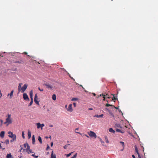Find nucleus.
<instances>
[{
	"instance_id": "nucleus-1",
	"label": "nucleus",
	"mask_w": 158,
	"mask_h": 158,
	"mask_svg": "<svg viewBox=\"0 0 158 158\" xmlns=\"http://www.w3.org/2000/svg\"><path fill=\"white\" fill-rule=\"evenodd\" d=\"M10 143L13 142L16 140V136L15 134H14L13 132L10 131Z\"/></svg>"
},
{
	"instance_id": "nucleus-2",
	"label": "nucleus",
	"mask_w": 158,
	"mask_h": 158,
	"mask_svg": "<svg viewBox=\"0 0 158 158\" xmlns=\"http://www.w3.org/2000/svg\"><path fill=\"white\" fill-rule=\"evenodd\" d=\"M88 133L89 136L91 138L94 137V139L97 138V135L94 132L92 131H90L89 132H88Z\"/></svg>"
},
{
	"instance_id": "nucleus-3",
	"label": "nucleus",
	"mask_w": 158,
	"mask_h": 158,
	"mask_svg": "<svg viewBox=\"0 0 158 158\" xmlns=\"http://www.w3.org/2000/svg\"><path fill=\"white\" fill-rule=\"evenodd\" d=\"M28 85L27 84H25L23 86L21 87L20 89V91H21V92L22 93H23L24 92L25 90L26 89Z\"/></svg>"
},
{
	"instance_id": "nucleus-4",
	"label": "nucleus",
	"mask_w": 158,
	"mask_h": 158,
	"mask_svg": "<svg viewBox=\"0 0 158 158\" xmlns=\"http://www.w3.org/2000/svg\"><path fill=\"white\" fill-rule=\"evenodd\" d=\"M23 98L24 100L29 101H30V99L26 93H24L23 94Z\"/></svg>"
},
{
	"instance_id": "nucleus-5",
	"label": "nucleus",
	"mask_w": 158,
	"mask_h": 158,
	"mask_svg": "<svg viewBox=\"0 0 158 158\" xmlns=\"http://www.w3.org/2000/svg\"><path fill=\"white\" fill-rule=\"evenodd\" d=\"M18 52H10V56H12L13 58H17L18 56Z\"/></svg>"
},
{
	"instance_id": "nucleus-6",
	"label": "nucleus",
	"mask_w": 158,
	"mask_h": 158,
	"mask_svg": "<svg viewBox=\"0 0 158 158\" xmlns=\"http://www.w3.org/2000/svg\"><path fill=\"white\" fill-rule=\"evenodd\" d=\"M36 126L38 129L40 128L42 129L43 127L44 126V123L41 124L40 123H36Z\"/></svg>"
},
{
	"instance_id": "nucleus-7",
	"label": "nucleus",
	"mask_w": 158,
	"mask_h": 158,
	"mask_svg": "<svg viewBox=\"0 0 158 158\" xmlns=\"http://www.w3.org/2000/svg\"><path fill=\"white\" fill-rule=\"evenodd\" d=\"M8 123L7 126H8L10 123V114H8V117L6 119V121L4 123V124Z\"/></svg>"
},
{
	"instance_id": "nucleus-8",
	"label": "nucleus",
	"mask_w": 158,
	"mask_h": 158,
	"mask_svg": "<svg viewBox=\"0 0 158 158\" xmlns=\"http://www.w3.org/2000/svg\"><path fill=\"white\" fill-rule=\"evenodd\" d=\"M72 104H69V106L68 107V109H67V110L70 112H72L73 110L72 108Z\"/></svg>"
},
{
	"instance_id": "nucleus-9",
	"label": "nucleus",
	"mask_w": 158,
	"mask_h": 158,
	"mask_svg": "<svg viewBox=\"0 0 158 158\" xmlns=\"http://www.w3.org/2000/svg\"><path fill=\"white\" fill-rule=\"evenodd\" d=\"M135 152L137 153L138 155V157L139 158H141V157L140 156V155L139 153L138 152V148H137V147L136 145H135Z\"/></svg>"
},
{
	"instance_id": "nucleus-10",
	"label": "nucleus",
	"mask_w": 158,
	"mask_h": 158,
	"mask_svg": "<svg viewBox=\"0 0 158 158\" xmlns=\"http://www.w3.org/2000/svg\"><path fill=\"white\" fill-rule=\"evenodd\" d=\"M14 63H19L21 64H24V62L22 60H19L13 61Z\"/></svg>"
},
{
	"instance_id": "nucleus-11",
	"label": "nucleus",
	"mask_w": 158,
	"mask_h": 158,
	"mask_svg": "<svg viewBox=\"0 0 158 158\" xmlns=\"http://www.w3.org/2000/svg\"><path fill=\"white\" fill-rule=\"evenodd\" d=\"M44 85L46 86V88L48 89L50 88L52 89H53V87L51 85H50L49 84H47V83L44 84Z\"/></svg>"
},
{
	"instance_id": "nucleus-12",
	"label": "nucleus",
	"mask_w": 158,
	"mask_h": 158,
	"mask_svg": "<svg viewBox=\"0 0 158 158\" xmlns=\"http://www.w3.org/2000/svg\"><path fill=\"white\" fill-rule=\"evenodd\" d=\"M112 95L113 96V97L112 98L113 100L114 101V102H115V101L116 100H118L117 96V95L116 97H115V94H112Z\"/></svg>"
},
{
	"instance_id": "nucleus-13",
	"label": "nucleus",
	"mask_w": 158,
	"mask_h": 158,
	"mask_svg": "<svg viewBox=\"0 0 158 158\" xmlns=\"http://www.w3.org/2000/svg\"><path fill=\"white\" fill-rule=\"evenodd\" d=\"M103 115H104L103 114H102L100 115L95 114L94 116V117H97V118H102L103 116Z\"/></svg>"
},
{
	"instance_id": "nucleus-14",
	"label": "nucleus",
	"mask_w": 158,
	"mask_h": 158,
	"mask_svg": "<svg viewBox=\"0 0 158 158\" xmlns=\"http://www.w3.org/2000/svg\"><path fill=\"white\" fill-rule=\"evenodd\" d=\"M51 158H56V156L53 154V151L52 150L51 152Z\"/></svg>"
},
{
	"instance_id": "nucleus-15",
	"label": "nucleus",
	"mask_w": 158,
	"mask_h": 158,
	"mask_svg": "<svg viewBox=\"0 0 158 158\" xmlns=\"http://www.w3.org/2000/svg\"><path fill=\"white\" fill-rule=\"evenodd\" d=\"M32 143L33 144H35V135H32Z\"/></svg>"
},
{
	"instance_id": "nucleus-16",
	"label": "nucleus",
	"mask_w": 158,
	"mask_h": 158,
	"mask_svg": "<svg viewBox=\"0 0 158 158\" xmlns=\"http://www.w3.org/2000/svg\"><path fill=\"white\" fill-rule=\"evenodd\" d=\"M29 94L30 95L31 99L33 100L32 90H31V91H30V92H29Z\"/></svg>"
},
{
	"instance_id": "nucleus-17",
	"label": "nucleus",
	"mask_w": 158,
	"mask_h": 158,
	"mask_svg": "<svg viewBox=\"0 0 158 158\" xmlns=\"http://www.w3.org/2000/svg\"><path fill=\"white\" fill-rule=\"evenodd\" d=\"M5 131H2L0 133V136L2 138H3L4 136Z\"/></svg>"
},
{
	"instance_id": "nucleus-18",
	"label": "nucleus",
	"mask_w": 158,
	"mask_h": 158,
	"mask_svg": "<svg viewBox=\"0 0 158 158\" xmlns=\"http://www.w3.org/2000/svg\"><path fill=\"white\" fill-rule=\"evenodd\" d=\"M107 110H108V113L110 114L111 116H112L113 117H114V114H113V113H112V112L111 111V110L108 109H107Z\"/></svg>"
},
{
	"instance_id": "nucleus-19",
	"label": "nucleus",
	"mask_w": 158,
	"mask_h": 158,
	"mask_svg": "<svg viewBox=\"0 0 158 158\" xmlns=\"http://www.w3.org/2000/svg\"><path fill=\"white\" fill-rule=\"evenodd\" d=\"M28 139H30L31 138V132L29 130L28 131Z\"/></svg>"
},
{
	"instance_id": "nucleus-20",
	"label": "nucleus",
	"mask_w": 158,
	"mask_h": 158,
	"mask_svg": "<svg viewBox=\"0 0 158 158\" xmlns=\"http://www.w3.org/2000/svg\"><path fill=\"white\" fill-rule=\"evenodd\" d=\"M27 148L26 149V150L27 153L28 154H29V152H28V150L30 149V146L29 145V144H28V143H27Z\"/></svg>"
},
{
	"instance_id": "nucleus-21",
	"label": "nucleus",
	"mask_w": 158,
	"mask_h": 158,
	"mask_svg": "<svg viewBox=\"0 0 158 158\" xmlns=\"http://www.w3.org/2000/svg\"><path fill=\"white\" fill-rule=\"evenodd\" d=\"M109 131L111 133H114L115 132V131L112 128H110L109 129Z\"/></svg>"
},
{
	"instance_id": "nucleus-22",
	"label": "nucleus",
	"mask_w": 158,
	"mask_h": 158,
	"mask_svg": "<svg viewBox=\"0 0 158 158\" xmlns=\"http://www.w3.org/2000/svg\"><path fill=\"white\" fill-rule=\"evenodd\" d=\"M38 140L40 144L42 143V141L41 137L40 136H39L38 138Z\"/></svg>"
},
{
	"instance_id": "nucleus-23",
	"label": "nucleus",
	"mask_w": 158,
	"mask_h": 158,
	"mask_svg": "<svg viewBox=\"0 0 158 158\" xmlns=\"http://www.w3.org/2000/svg\"><path fill=\"white\" fill-rule=\"evenodd\" d=\"M52 99L54 101H55L56 99V95L55 94H54L52 95Z\"/></svg>"
},
{
	"instance_id": "nucleus-24",
	"label": "nucleus",
	"mask_w": 158,
	"mask_h": 158,
	"mask_svg": "<svg viewBox=\"0 0 158 158\" xmlns=\"http://www.w3.org/2000/svg\"><path fill=\"white\" fill-rule=\"evenodd\" d=\"M116 131L117 132H119L121 133H123L124 132V131H122L121 130L118 128L116 129Z\"/></svg>"
},
{
	"instance_id": "nucleus-25",
	"label": "nucleus",
	"mask_w": 158,
	"mask_h": 158,
	"mask_svg": "<svg viewBox=\"0 0 158 158\" xmlns=\"http://www.w3.org/2000/svg\"><path fill=\"white\" fill-rule=\"evenodd\" d=\"M78 100V98H72L71 100L73 102L77 101Z\"/></svg>"
},
{
	"instance_id": "nucleus-26",
	"label": "nucleus",
	"mask_w": 158,
	"mask_h": 158,
	"mask_svg": "<svg viewBox=\"0 0 158 158\" xmlns=\"http://www.w3.org/2000/svg\"><path fill=\"white\" fill-rule=\"evenodd\" d=\"M73 152H71L68 154H65V155L67 157H68L69 156H70L72 154V153H73Z\"/></svg>"
},
{
	"instance_id": "nucleus-27",
	"label": "nucleus",
	"mask_w": 158,
	"mask_h": 158,
	"mask_svg": "<svg viewBox=\"0 0 158 158\" xmlns=\"http://www.w3.org/2000/svg\"><path fill=\"white\" fill-rule=\"evenodd\" d=\"M69 76L71 78V79L73 80V81H75V83L76 85H79V84L78 83H77L75 81V79H74L72 77H71L70 75H69Z\"/></svg>"
},
{
	"instance_id": "nucleus-28",
	"label": "nucleus",
	"mask_w": 158,
	"mask_h": 158,
	"mask_svg": "<svg viewBox=\"0 0 158 158\" xmlns=\"http://www.w3.org/2000/svg\"><path fill=\"white\" fill-rule=\"evenodd\" d=\"M22 84V83H20L19 84L18 86V91L19 92H20V89L21 88V85Z\"/></svg>"
},
{
	"instance_id": "nucleus-29",
	"label": "nucleus",
	"mask_w": 158,
	"mask_h": 158,
	"mask_svg": "<svg viewBox=\"0 0 158 158\" xmlns=\"http://www.w3.org/2000/svg\"><path fill=\"white\" fill-rule=\"evenodd\" d=\"M34 101L37 105H39V102H40V101H38V99H36L34 100Z\"/></svg>"
},
{
	"instance_id": "nucleus-30",
	"label": "nucleus",
	"mask_w": 158,
	"mask_h": 158,
	"mask_svg": "<svg viewBox=\"0 0 158 158\" xmlns=\"http://www.w3.org/2000/svg\"><path fill=\"white\" fill-rule=\"evenodd\" d=\"M115 126L117 127H119V128H121V125L119 123H116L115 124Z\"/></svg>"
},
{
	"instance_id": "nucleus-31",
	"label": "nucleus",
	"mask_w": 158,
	"mask_h": 158,
	"mask_svg": "<svg viewBox=\"0 0 158 158\" xmlns=\"http://www.w3.org/2000/svg\"><path fill=\"white\" fill-rule=\"evenodd\" d=\"M33 103V100L31 99V101H30V103H29V104H28V107H29V106H31L32 105Z\"/></svg>"
},
{
	"instance_id": "nucleus-32",
	"label": "nucleus",
	"mask_w": 158,
	"mask_h": 158,
	"mask_svg": "<svg viewBox=\"0 0 158 158\" xmlns=\"http://www.w3.org/2000/svg\"><path fill=\"white\" fill-rule=\"evenodd\" d=\"M119 143L122 144L123 148H124L125 147L124 143L123 141H120Z\"/></svg>"
},
{
	"instance_id": "nucleus-33",
	"label": "nucleus",
	"mask_w": 158,
	"mask_h": 158,
	"mask_svg": "<svg viewBox=\"0 0 158 158\" xmlns=\"http://www.w3.org/2000/svg\"><path fill=\"white\" fill-rule=\"evenodd\" d=\"M105 140L106 143H108L109 142L107 137L106 136L105 137Z\"/></svg>"
},
{
	"instance_id": "nucleus-34",
	"label": "nucleus",
	"mask_w": 158,
	"mask_h": 158,
	"mask_svg": "<svg viewBox=\"0 0 158 158\" xmlns=\"http://www.w3.org/2000/svg\"><path fill=\"white\" fill-rule=\"evenodd\" d=\"M31 156H32L33 157H34L35 158H37L39 156H36L35 155V153H34L33 154H32L31 155Z\"/></svg>"
},
{
	"instance_id": "nucleus-35",
	"label": "nucleus",
	"mask_w": 158,
	"mask_h": 158,
	"mask_svg": "<svg viewBox=\"0 0 158 158\" xmlns=\"http://www.w3.org/2000/svg\"><path fill=\"white\" fill-rule=\"evenodd\" d=\"M38 99V98L37 94L36 93L35 94L34 100H36Z\"/></svg>"
},
{
	"instance_id": "nucleus-36",
	"label": "nucleus",
	"mask_w": 158,
	"mask_h": 158,
	"mask_svg": "<svg viewBox=\"0 0 158 158\" xmlns=\"http://www.w3.org/2000/svg\"><path fill=\"white\" fill-rule=\"evenodd\" d=\"M9 140L8 139H7L4 142V143L6 144H8L9 143Z\"/></svg>"
},
{
	"instance_id": "nucleus-37",
	"label": "nucleus",
	"mask_w": 158,
	"mask_h": 158,
	"mask_svg": "<svg viewBox=\"0 0 158 158\" xmlns=\"http://www.w3.org/2000/svg\"><path fill=\"white\" fill-rule=\"evenodd\" d=\"M79 130L78 128H77L75 129V132L76 133H78L79 134H80V135H81V133L79 132H77L76 131H78Z\"/></svg>"
},
{
	"instance_id": "nucleus-38",
	"label": "nucleus",
	"mask_w": 158,
	"mask_h": 158,
	"mask_svg": "<svg viewBox=\"0 0 158 158\" xmlns=\"http://www.w3.org/2000/svg\"><path fill=\"white\" fill-rule=\"evenodd\" d=\"M22 137L23 138V139L25 138V136H24V131H22Z\"/></svg>"
},
{
	"instance_id": "nucleus-39",
	"label": "nucleus",
	"mask_w": 158,
	"mask_h": 158,
	"mask_svg": "<svg viewBox=\"0 0 158 158\" xmlns=\"http://www.w3.org/2000/svg\"><path fill=\"white\" fill-rule=\"evenodd\" d=\"M77 153H76L71 158H76L77 157Z\"/></svg>"
},
{
	"instance_id": "nucleus-40",
	"label": "nucleus",
	"mask_w": 158,
	"mask_h": 158,
	"mask_svg": "<svg viewBox=\"0 0 158 158\" xmlns=\"http://www.w3.org/2000/svg\"><path fill=\"white\" fill-rule=\"evenodd\" d=\"M14 92V90H12L10 91V98H11V97L13 95V93Z\"/></svg>"
},
{
	"instance_id": "nucleus-41",
	"label": "nucleus",
	"mask_w": 158,
	"mask_h": 158,
	"mask_svg": "<svg viewBox=\"0 0 158 158\" xmlns=\"http://www.w3.org/2000/svg\"><path fill=\"white\" fill-rule=\"evenodd\" d=\"M50 148V146H49V145L48 144H47V147L46 148V150H48Z\"/></svg>"
},
{
	"instance_id": "nucleus-42",
	"label": "nucleus",
	"mask_w": 158,
	"mask_h": 158,
	"mask_svg": "<svg viewBox=\"0 0 158 158\" xmlns=\"http://www.w3.org/2000/svg\"><path fill=\"white\" fill-rule=\"evenodd\" d=\"M28 152H29V154L30 153H34V152H33V151H32V150H31V149H30L29 150H28Z\"/></svg>"
},
{
	"instance_id": "nucleus-43",
	"label": "nucleus",
	"mask_w": 158,
	"mask_h": 158,
	"mask_svg": "<svg viewBox=\"0 0 158 158\" xmlns=\"http://www.w3.org/2000/svg\"><path fill=\"white\" fill-rule=\"evenodd\" d=\"M106 97L107 98H110V97L109 96V95L108 94H105Z\"/></svg>"
},
{
	"instance_id": "nucleus-44",
	"label": "nucleus",
	"mask_w": 158,
	"mask_h": 158,
	"mask_svg": "<svg viewBox=\"0 0 158 158\" xmlns=\"http://www.w3.org/2000/svg\"><path fill=\"white\" fill-rule=\"evenodd\" d=\"M38 89L40 91H43L44 90V89H41L40 87H39Z\"/></svg>"
},
{
	"instance_id": "nucleus-45",
	"label": "nucleus",
	"mask_w": 158,
	"mask_h": 158,
	"mask_svg": "<svg viewBox=\"0 0 158 158\" xmlns=\"http://www.w3.org/2000/svg\"><path fill=\"white\" fill-rule=\"evenodd\" d=\"M105 94H100L99 96H98V97H97V98H99L100 97H101V96H102L103 97V96L105 95Z\"/></svg>"
},
{
	"instance_id": "nucleus-46",
	"label": "nucleus",
	"mask_w": 158,
	"mask_h": 158,
	"mask_svg": "<svg viewBox=\"0 0 158 158\" xmlns=\"http://www.w3.org/2000/svg\"><path fill=\"white\" fill-rule=\"evenodd\" d=\"M6 158H10V153H8L6 156Z\"/></svg>"
},
{
	"instance_id": "nucleus-47",
	"label": "nucleus",
	"mask_w": 158,
	"mask_h": 158,
	"mask_svg": "<svg viewBox=\"0 0 158 158\" xmlns=\"http://www.w3.org/2000/svg\"><path fill=\"white\" fill-rule=\"evenodd\" d=\"M27 143H25L23 144V146L25 148H26V147L27 146Z\"/></svg>"
},
{
	"instance_id": "nucleus-48",
	"label": "nucleus",
	"mask_w": 158,
	"mask_h": 158,
	"mask_svg": "<svg viewBox=\"0 0 158 158\" xmlns=\"http://www.w3.org/2000/svg\"><path fill=\"white\" fill-rule=\"evenodd\" d=\"M98 138L99 139H100V141L101 142V143H104V142L102 140V139L101 138H100L99 137H98Z\"/></svg>"
},
{
	"instance_id": "nucleus-49",
	"label": "nucleus",
	"mask_w": 158,
	"mask_h": 158,
	"mask_svg": "<svg viewBox=\"0 0 158 158\" xmlns=\"http://www.w3.org/2000/svg\"><path fill=\"white\" fill-rule=\"evenodd\" d=\"M20 148L19 151V152H21V151L23 149V148L22 147V146H20Z\"/></svg>"
},
{
	"instance_id": "nucleus-50",
	"label": "nucleus",
	"mask_w": 158,
	"mask_h": 158,
	"mask_svg": "<svg viewBox=\"0 0 158 158\" xmlns=\"http://www.w3.org/2000/svg\"><path fill=\"white\" fill-rule=\"evenodd\" d=\"M103 101H105V100H106V96H105V94L103 97Z\"/></svg>"
},
{
	"instance_id": "nucleus-51",
	"label": "nucleus",
	"mask_w": 158,
	"mask_h": 158,
	"mask_svg": "<svg viewBox=\"0 0 158 158\" xmlns=\"http://www.w3.org/2000/svg\"><path fill=\"white\" fill-rule=\"evenodd\" d=\"M67 145H65L63 146V148L64 149H66L67 148L68 146Z\"/></svg>"
},
{
	"instance_id": "nucleus-52",
	"label": "nucleus",
	"mask_w": 158,
	"mask_h": 158,
	"mask_svg": "<svg viewBox=\"0 0 158 158\" xmlns=\"http://www.w3.org/2000/svg\"><path fill=\"white\" fill-rule=\"evenodd\" d=\"M61 69L63 70L65 72L67 73V71L64 68H62Z\"/></svg>"
},
{
	"instance_id": "nucleus-53",
	"label": "nucleus",
	"mask_w": 158,
	"mask_h": 158,
	"mask_svg": "<svg viewBox=\"0 0 158 158\" xmlns=\"http://www.w3.org/2000/svg\"><path fill=\"white\" fill-rule=\"evenodd\" d=\"M73 105L74 106V107H76V103H75V102L73 103Z\"/></svg>"
},
{
	"instance_id": "nucleus-54",
	"label": "nucleus",
	"mask_w": 158,
	"mask_h": 158,
	"mask_svg": "<svg viewBox=\"0 0 158 158\" xmlns=\"http://www.w3.org/2000/svg\"><path fill=\"white\" fill-rule=\"evenodd\" d=\"M118 110L119 111V112L120 113H121L122 114H123V113L122 112L121 110L119 109Z\"/></svg>"
},
{
	"instance_id": "nucleus-55",
	"label": "nucleus",
	"mask_w": 158,
	"mask_h": 158,
	"mask_svg": "<svg viewBox=\"0 0 158 158\" xmlns=\"http://www.w3.org/2000/svg\"><path fill=\"white\" fill-rule=\"evenodd\" d=\"M114 108L115 109H117V110H118L119 109V106H118L117 107H115L114 106Z\"/></svg>"
},
{
	"instance_id": "nucleus-56",
	"label": "nucleus",
	"mask_w": 158,
	"mask_h": 158,
	"mask_svg": "<svg viewBox=\"0 0 158 158\" xmlns=\"http://www.w3.org/2000/svg\"><path fill=\"white\" fill-rule=\"evenodd\" d=\"M53 143L52 142L50 143V145L51 147H52L53 145Z\"/></svg>"
},
{
	"instance_id": "nucleus-57",
	"label": "nucleus",
	"mask_w": 158,
	"mask_h": 158,
	"mask_svg": "<svg viewBox=\"0 0 158 158\" xmlns=\"http://www.w3.org/2000/svg\"><path fill=\"white\" fill-rule=\"evenodd\" d=\"M8 134H9L8 136L10 137V131L8 132Z\"/></svg>"
},
{
	"instance_id": "nucleus-58",
	"label": "nucleus",
	"mask_w": 158,
	"mask_h": 158,
	"mask_svg": "<svg viewBox=\"0 0 158 158\" xmlns=\"http://www.w3.org/2000/svg\"><path fill=\"white\" fill-rule=\"evenodd\" d=\"M132 157L133 158H135V156L134 155H132Z\"/></svg>"
},
{
	"instance_id": "nucleus-59",
	"label": "nucleus",
	"mask_w": 158,
	"mask_h": 158,
	"mask_svg": "<svg viewBox=\"0 0 158 158\" xmlns=\"http://www.w3.org/2000/svg\"><path fill=\"white\" fill-rule=\"evenodd\" d=\"M0 122H1V123L2 124L3 123V120L1 119H0Z\"/></svg>"
},
{
	"instance_id": "nucleus-60",
	"label": "nucleus",
	"mask_w": 158,
	"mask_h": 158,
	"mask_svg": "<svg viewBox=\"0 0 158 158\" xmlns=\"http://www.w3.org/2000/svg\"><path fill=\"white\" fill-rule=\"evenodd\" d=\"M93 110V109L91 108H88L89 110Z\"/></svg>"
},
{
	"instance_id": "nucleus-61",
	"label": "nucleus",
	"mask_w": 158,
	"mask_h": 158,
	"mask_svg": "<svg viewBox=\"0 0 158 158\" xmlns=\"http://www.w3.org/2000/svg\"><path fill=\"white\" fill-rule=\"evenodd\" d=\"M0 98H1L2 96V94L1 93V91L0 90Z\"/></svg>"
},
{
	"instance_id": "nucleus-62",
	"label": "nucleus",
	"mask_w": 158,
	"mask_h": 158,
	"mask_svg": "<svg viewBox=\"0 0 158 158\" xmlns=\"http://www.w3.org/2000/svg\"><path fill=\"white\" fill-rule=\"evenodd\" d=\"M53 125H52V124H50L49 125V127H53Z\"/></svg>"
},
{
	"instance_id": "nucleus-63",
	"label": "nucleus",
	"mask_w": 158,
	"mask_h": 158,
	"mask_svg": "<svg viewBox=\"0 0 158 158\" xmlns=\"http://www.w3.org/2000/svg\"><path fill=\"white\" fill-rule=\"evenodd\" d=\"M86 137H87V138H89V136L88 135H86V134H85V135Z\"/></svg>"
},
{
	"instance_id": "nucleus-64",
	"label": "nucleus",
	"mask_w": 158,
	"mask_h": 158,
	"mask_svg": "<svg viewBox=\"0 0 158 158\" xmlns=\"http://www.w3.org/2000/svg\"><path fill=\"white\" fill-rule=\"evenodd\" d=\"M92 94H93V95L94 96H95L96 95V94L95 93H92Z\"/></svg>"
}]
</instances>
